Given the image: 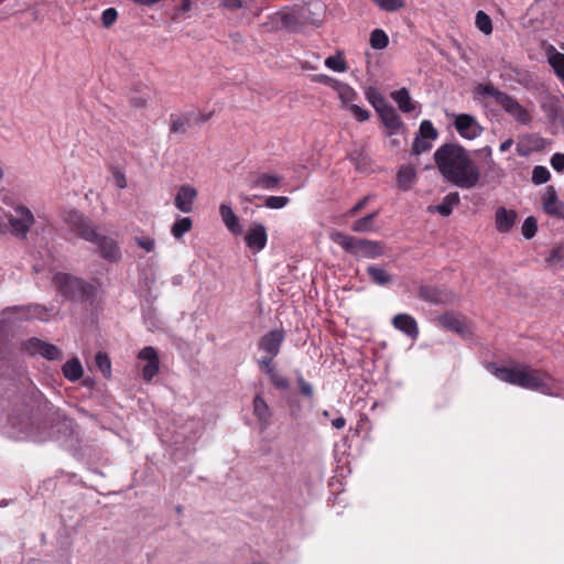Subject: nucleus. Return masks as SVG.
I'll use <instances>...</instances> for the list:
<instances>
[{"label": "nucleus", "instance_id": "obj_47", "mask_svg": "<svg viewBox=\"0 0 564 564\" xmlns=\"http://www.w3.org/2000/svg\"><path fill=\"white\" fill-rule=\"evenodd\" d=\"M297 383L300 391L303 395H305L308 399H312L314 397V389L312 384L305 381L301 373L297 375Z\"/></svg>", "mask_w": 564, "mask_h": 564}, {"label": "nucleus", "instance_id": "obj_27", "mask_svg": "<svg viewBox=\"0 0 564 564\" xmlns=\"http://www.w3.org/2000/svg\"><path fill=\"white\" fill-rule=\"evenodd\" d=\"M379 116L384 126L390 130V133H393L400 129L402 122L392 106L380 112Z\"/></svg>", "mask_w": 564, "mask_h": 564}, {"label": "nucleus", "instance_id": "obj_34", "mask_svg": "<svg viewBox=\"0 0 564 564\" xmlns=\"http://www.w3.org/2000/svg\"><path fill=\"white\" fill-rule=\"evenodd\" d=\"M325 66L336 73H345L347 70V63L344 59L340 52L335 55L328 56L325 62Z\"/></svg>", "mask_w": 564, "mask_h": 564}, {"label": "nucleus", "instance_id": "obj_12", "mask_svg": "<svg viewBox=\"0 0 564 564\" xmlns=\"http://www.w3.org/2000/svg\"><path fill=\"white\" fill-rule=\"evenodd\" d=\"M210 113H195L194 111L182 113V115H171V133H185L188 128L193 123H204L210 118Z\"/></svg>", "mask_w": 564, "mask_h": 564}, {"label": "nucleus", "instance_id": "obj_7", "mask_svg": "<svg viewBox=\"0 0 564 564\" xmlns=\"http://www.w3.org/2000/svg\"><path fill=\"white\" fill-rule=\"evenodd\" d=\"M34 221V215L28 207L17 205L8 215V224L2 226L4 234L10 232L15 238L25 239Z\"/></svg>", "mask_w": 564, "mask_h": 564}, {"label": "nucleus", "instance_id": "obj_48", "mask_svg": "<svg viewBox=\"0 0 564 564\" xmlns=\"http://www.w3.org/2000/svg\"><path fill=\"white\" fill-rule=\"evenodd\" d=\"M137 245L145 250L147 252H151L155 247V241L151 237H138L135 238Z\"/></svg>", "mask_w": 564, "mask_h": 564}, {"label": "nucleus", "instance_id": "obj_50", "mask_svg": "<svg viewBox=\"0 0 564 564\" xmlns=\"http://www.w3.org/2000/svg\"><path fill=\"white\" fill-rule=\"evenodd\" d=\"M420 295H421V297L425 299L426 301L434 302V303H436L441 300L440 296L437 295V292L427 286H422L420 289Z\"/></svg>", "mask_w": 564, "mask_h": 564}, {"label": "nucleus", "instance_id": "obj_22", "mask_svg": "<svg viewBox=\"0 0 564 564\" xmlns=\"http://www.w3.org/2000/svg\"><path fill=\"white\" fill-rule=\"evenodd\" d=\"M253 414L261 422V429L265 430L270 424L271 411L267 402L260 395L253 399Z\"/></svg>", "mask_w": 564, "mask_h": 564}, {"label": "nucleus", "instance_id": "obj_56", "mask_svg": "<svg viewBox=\"0 0 564 564\" xmlns=\"http://www.w3.org/2000/svg\"><path fill=\"white\" fill-rule=\"evenodd\" d=\"M332 425L336 430H340V429H343L346 425V420L344 417H341V416L336 417V419H334L332 421Z\"/></svg>", "mask_w": 564, "mask_h": 564}, {"label": "nucleus", "instance_id": "obj_52", "mask_svg": "<svg viewBox=\"0 0 564 564\" xmlns=\"http://www.w3.org/2000/svg\"><path fill=\"white\" fill-rule=\"evenodd\" d=\"M148 100H149L148 95H140V96L133 95L130 97V104L135 108L144 107L147 105Z\"/></svg>", "mask_w": 564, "mask_h": 564}, {"label": "nucleus", "instance_id": "obj_14", "mask_svg": "<svg viewBox=\"0 0 564 564\" xmlns=\"http://www.w3.org/2000/svg\"><path fill=\"white\" fill-rule=\"evenodd\" d=\"M498 105L501 106L507 113L512 116L517 122L522 124L531 122L532 117L530 112L508 94L505 95Z\"/></svg>", "mask_w": 564, "mask_h": 564}, {"label": "nucleus", "instance_id": "obj_23", "mask_svg": "<svg viewBox=\"0 0 564 564\" xmlns=\"http://www.w3.org/2000/svg\"><path fill=\"white\" fill-rule=\"evenodd\" d=\"M334 89L337 91L344 109H347L349 105H352L358 97L357 91L351 86L343 82L336 80Z\"/></svg>", "mask_w": 564, "mask_h": 564}, {"label": "nucleus", "instance_id": "obj_26", "mask_svg": "<svg viewBox=\"0 0 564 564\" xmlns=\"http://www.w3.org/2000/svg\"><path fill=\"white\" fill-rule=\"evenodd\" d=\"M63 375L69 381H77L82 378L84 370L78 358H72L63 365Z\"/></svg>", "mask_w": 564, "mask_h": 564}, {"label": "nucleus", "instance_id": "obj_46", "mask_svg": "<svg viewBox=\"0 0 564 564\" xmlns=\"http://www.w3.org/2000/svg\"><path fill=\"white\" fill-rule=\"evenodd\" d=\"M117 19L118 11L115 8H108L101 14V22L105 28H110Z\"/></svg>", "mask_w": 564, "mask_h": 564}, {"label": "nucleus", "instance_id": "obj_42", "mask_svg": "<svg viewBox=\"0 0 564 564\" xmlns=\"http://www.w3.org/2000/svg\"><path fill=\"white\" fill-rule=\"evenodd\" d=\"M290 203L286 196H268L264 200V206L270 209L284 208Z\"/></svg>", "mask_w": 564, "mask_h": 564}, {"label": "nucleus", "instance_id": "obj_32", "mask_svg": "<svg viewBox=\"0 0 564 564\" xmlns=\"http://www.w3.org/2000/svg\"><path fill=\"white\" fill-rule=\"evenodd\" d=\"M193 221L189 217H182L175 220L172 225L171 234L175 239H181L186 232L192 229Z\"/></svg>", "mask_w": 564, "mask_h": 564}, {"label": "nucleus", "instance_id": "obj_29", "mask_svg": "<svg viewBox=\"0 0 564 564\" xmlns=\"http://www.w3.org/2000/svg\"><path fill=\"white\" fill-rule=\"evenodd\" d=\"M416 177L415 171L409 166H402L397 174L398 186L402 191H408Z\"/></svg>", "mask_w": 564, "mask_h": 564}, {"label": "nucleus", "instance_id": "obj_44", "mask_svg": "<svg viewBox=\"0 0 564 564\" xmlns=\"http://www.w3.org/2000/svg\"><path fill=\"white\" fill-rule=\"evenodd\" d=\"M11 311L23 312V316H26V317H40V318H42V313L46 312L45 308L41 307L40 305H33V306H28V307H13V308L6 311V313H9Z\"/></svg>", "mask_w": 564, "mask_h": 564}, {"label": "nucleus", "instance_id": "obj_54", "mask_svg": "<svg viewBox=\"0 0 564 564\" xmlns=\"http://www.w3.org/2000/svg\"><path fill=\"white\" fill-rule=\"evenodd\" d=\"M443 203H445L446 205H448L449 207L453 208L454 205H457L459 203V195H458V193H449V194H447L444 197Z\"/></svg>", "mask_w": 564, "mask_h": 564}, {"label": "nucleus", "instance_id": "obj_21", "mask_svg": "<svg viewBox=\"0 0 564 564\" xmlns=\"http://www.w3.org/2000/svg\"><path fill=\"white\" fill-rule=\"evenodd\" d=\"M219 214L220 217L227 227V229L234 234V235H241L242 234V226L240 224L239 218L234 213L231 206L229 204H220L219 206Z\"/></svg>", "mask_w": 564, "mask_h": 564}, {"label": "nucleus", "instance_id": "obj_61", "mask_svg": "<svg viewBox=\"0 0 564 564\" xmlns=\"http://www.w3.org/2000/svg\"><path fill=\"white\" fill-rule=\"evenodd\" d=\"M0 234H4L2 223L0 221Z\"/></svg>", "mask_w": 564, "mask_h": 564}, {"label": "nucleus", "instance_id": "obj_6", "mask_svg": "<svg viewBox=\"0 0 564 564\" xmlns=\"http://www.w3.org/2000/svg\"><path fill=\"white\" fill-rule=\"evenodd\" d=\"M329 237L333 242L355 256L377 258L382 253L381 246L371 240L356 238L341 231H333Z\"/></svg>", "mask_w": 564, "mask_h": 564}, {"label": "nucleus", "instance_id": "obj_40", "mask_svg": "<svg viewBox=\"0 0 564 564\" xmlns=\"http://www.w3.org/2000/svg\"><path fill=\"white\" fill-rule=\"evenodd\" d=\"M551 177L550 171L542 165H536L532 171V182L535 185L546 183Z\"/></svg>", "mask_w": 564, "mask_h": 564}, {"label": "nucleus", "instance_id": "obj_8", "mask_svg": "<svg viewBox=\"0 0 564 564\" xmlns=\"http://www.w3.org/2000/svg\"><path fill=\"white\" fill-rule=\"evenodd\" d=\"M453 117L455 129L463 139L474 140L482 133L484 128L474 116L460 113Z\"/></svg>", "mask_w": 564, "mask_h": 564}, {"label": "nucleus", "instance_id": "obj_10", "mask_svg": "<svg viewBox=\"0 0 564 564\" xmlns=\"http://www.w3.org/2000/svg\"><path fill=\"white\" fill-rule=\"evenodd\" d=\"M138 360L144 364L141 369L143 380L151 381L160 370L158 351L152 346H147L139 351Z\"/></svg>", "mask_w": 564, "mask_h": 564}, {"label": "nucleus", "instance_id": "obj_9", "mask_svg": "<svg viewBox=\"0 0 564 564\" xmlns=\"http://www.w3.org/2000/svg\"><path fill=\"white\" fill-rule=\"evenodd\" d=\"M23 348L32 356L40 355L47 360H58L62 358L61 349L50 343L32 337L24 341Z\"/></svg>", "mask_w": 564, "mask_h": 564}, {"label": "nucleus", "instance_id": "obj_31", "mask_svg": "<svg viewBox=\"0 0 564 564\" xmlns=\"http://www.w3.org/2000/svg\"><path fill=\"white\" fill-rule=\"evenodd\" d=\"M379 215V212H375L372 214H369L365 217H361L357 219L352 226L351 230L354 232H370L375 230V223L373 219Z\"/></svg>", "mask_w": 564, "mask_h": 564}, {"label": "nucleus", "instance_id": "obj_57", "mask_svg": "<svg viewBox=\"0 0 564 564\" xmlns=\"http://www.w3.org/2000/svg\"><path fill=\"white\" fill-rule=\"evenodd\" d=\"M272 359H273V358H271L270 356H268V357H265V358H263V359H261V360L259 361V364H260V365H262V366L265 368V372H267L269 369H274V368L272 367Z\"/></svg>", "mask_w": 564, "mask_h": 564}, {"label": "nucleus", "instance_id": "obj_28", "mask_svg": "<svg viewBox=\"0 0 564 564\" xmlns=\"http://www.w3.org/2000/svg\"><path fill=\"white\" fill-rule=\"evenodd\" d=\"M440 323L443 327L452 329L456 333L464 334L466 332V325L463 319L458 316L446 313L440 317Z\"/></svg>", "mask_w": 564, "mask_h": 564}, {"label": "nucleus", "instance_id": "obj_16", "mask_svg": "<svg viewBox=\"0 0 564 564\" xmlns=\"http://www.w3.org/2000/svg\"><path fill=\"white\" fill-rule=\"evenodd\" d=\"M197 196V191L191 185H182L174 198L175 207L184 213L188 214L193 210L194 200Z\"/></svg>", "mask_w": 564, "mask_h": 564}, {"label": "nucleus", "instance_id": "obj_51", "mask_svg": "<svg viewBox=\"0 0 564 564\" xmlns=\"http://www.w3.org/2000/svg\"><path fill=\"white\" fill-rule=\"evenodd\" d=\"M429 210L430 212H436L440 215H442L443 217H447V216H449L452 214L453 208L442 202L438 205L429 206Z\"/></svg>", "mask_w": 564, "mask_h": 564}, {"label": "nucleus", "instance_id": "obj_18", "mask_svg": "<svg viewBox=\"0 0 564 564\" xmlns=\"http://www.w3.org/2000/svg\"><path fill=\"white\" fill-rule=\"evenodd\" d=\"M518 214L513 209L498 207L495 213V226L498 232L508 234L513 228Z\"/></svg>", "mask_w": 564, "mask_h": 564}, {"label": "nucleus", "instance_id": "obj_45", "mask_svg": "<svg viewBox=\"0 0 564 564\" xmlns=\"http://www.w3.org/2000/svg\"><path fill=\"white\" fill-rule=\"evenodd\" d=\"M346 110L350 111V113L359 122L367 121L370 118V112L356 104L349 105Z\"/></svg>", "mask_w": 564, "mask_h": 564}, {"label": "nucleus", "instance_id": "obj_49", "mask_svg": "<svg viewBox=\"0 0 564 564\" xmlns=\"http://www.w3.org/2000/svg\"><path fill=\"white\" fill-rule=\"evenodd\" d=\"M552 167L558 172L564 173V153H555L551 158Z\"/></svg>", "mask_w": 564, "mask_h": 564}, {"label": "nucleus", "instance_id": "obj_58", "mask_svg": "<svg viewBox=\"0 0 564 564\" xmlns=\"http://www.w3.org/2000/svg\"><path fill=\"white\" fill-rule=\"evenodd\" d=\"M225 3L227 7L231 9H238L241 8V1L240 0H225Z\"/></svg>", "mask_w": 564, "mask_h": 564}, {"label": "nucleus", "instance_id": "obj_43", "mask_svg": "<svg viewBox=\"0 0 564 564\" xmlns=\"http://www.w3.org/2000/svg\"><path fill=\"white\" fill-rule=\"evenodd\" d=\"M380 9L389 12L397 11L404 7L403 0H372Z\"/></svg>", "mask_w": 564, "mask_h": 564}, {"label": "nucleus", "instance_id": "obj_1", "mask_svg": "<svg viewBox=\"0 0 564 564\" xmlns=\"http://www.w3.org/2000/svg\"><path fill=\"white\" fill-rule=\"evenodd\" d=\"M475 154L482 156V174L469 152L457 143L441 145L434 152V161L443 178L463 189L476 187L481 177L485 182L502 177L503 171L494 160L491 147L478 149Z\"/></svg>", "mask_w": 564, "mask_h": 564}, {"label": "nucleus", "instance_id": "obj_35", "mask_svg": "<svg viewBox=\"0 0 564 564\" xmlns=\"http://www.w3.org/2000/svg\"><path fill=\"white\" fill-rule=\"evenodd\" d=\"M369 42L372 48L383 50L389 44V37L383 30L376 29L370 33Z\"/></svg>", "mask_w": 564, "mask_h": 564}, {"label": "nucleus", "instance_id": "obj_38", "mask_svg": "<svg viewBox=\"0 0 564 564\" xmlns=\"http://www.w3.org/2000/svg\"><path fill=\"white\" fill-rule=\"evenodd\" d=\"M477 94L481 96L492 97L497 104H499L506 95V93L500 91L499 89L489 84L479 85L477 87Z\"/></svg>", "mask_w": 564, "mask_h": 564}, {"label": "nucleus", "instance_id": "obj_60", "mask_svg": "<svg viewBox=\"0 0 564 564\" xmlns=\"http://www.w3.org/2000/svg\"><path fill=\"white\" fill-rule=\"evenodd\" d=\"M181 9L184 10V11H187L191 9V2L189 0H183L182 1V4H181Z\"/></svg>", "mask_w": 564, "mask_h": 564}, {"label": "nucleus", "instance_id": "obj_20", "mask_svg": "<svg viewBox=\"0 0 564 564\" xmlns=\"http://www.w3.org/2000/svg\"><path fill=\"white\" fill-rule=\"evenodd\" d=\"M283 177L275 173H262L250 182L251 188L275 191L280 188Z\"/></svg>", "mask_w": 564, "mask_h": 564}, {"label": "nucleus", "instance_id": "obj_19", "mask_svg": "<svg viewBox=\"0 0 564 564\" xmlns=\"http://www.w3.org/2000/svg\"><path fill=\"white\" fill-rule=\"evenodd\" d=\"M543 209L546 214L564 218V203L557 198L553 186H547L543 196Z\"/></svg>", "mask_w": 564, "mask_h": 564}, {"label": "nucleus", "instance_id": "obj_59", "mask_svg": "<svg viewBox=\"0 0 564 564\" xmlns=\"http://www.w3.org/2000/svg\"><path fill=\"white\" fill-rule=\"evenodd\" d=\"M512 143H513L512 139H507L506 141H503V142L500 144V148H499V149H500V151H501V152H506V151H508V150L511 148Z\"/></svg>", "mask_w": 564, "mask_h": 564}, {"label": "nucleus", "instance_id": "obj_53", "mask_svg": "<svg viewBox=\"0 0 564 564\" xmlns=\"http://www.w3.org/2000/svg\"><path fill=\"white\" fill-rule=\"evenodd\" d=\"M370 197L369 196H365L364 198H361L355 206H352L349 212H348V215L349 216H354L356 215L359 210H361L366 205L367 203L369 202Z\"/></svg>", "mask_w": 564, "mask_h": 564}, {"label": "nucleus", "instance_id": "obj_24", "mask_svg": "<svg viewBox=\"0 0 564 564\" xmlns=\"http://www.w3.org/2000/svg\"><path fill=\"white\" fill-rule=\"evenodd\" d=\"M391 98L397 102L399 109L402 112L408 113L416 108L406 88H401L399 90L392 91Z\"/></svg>", "mask_w": 564, "mask_h": 564}, {"label": "nucleus", "instance_id": "obj_39", "mask_svg": "<svg viewBox=\"0 0 564 564\" xmlns=\"http://www.w3.org/2000/svg\"><path fill=\"white\" fill-rule=\"evenodd\" d=\"M267 375H268L271 383L275 388H278L280 390L289 389V387H290L289 380L285 377H283L279 371H276L275 369H269L267 371Z\"/></svg>", "mask_w": 564, "mask_h": 564}, {"label": "nucleus", "instance_id": "obj_36", "mask_svg": "<svg viewBox=\"0 0 564 564\" xmlns=\"http://www.w3.org/2000/svg\"><path fill=\"white\" fill-rule=\"evenodd\" d=\"M475 24H476V28L485 35H489L492 33L491 19L485 11L479 10L476 13Z\"/></svg>", "mask_w": 564, "mask_h": 564}, {"label": "nucleus", "instance_id": "obj_11", "mask_svg": "<svg viewBox=\"0 0 564 564\" xmlns=\"http://www.w3.org/2000/svg\"><path fill=\"white\" fill-rule=\"evenodd\" d=\"M437 138V131L430 120H423L419 133L413 142V152L421 154L432 148V142Z\"/></svg>", "mask_w": 564, "mask_h": 564}, {"label": "nucleus", "instance_id": "obj_3", "mask_svg": "<svg viewBox=\"0 0 564 564\" xmlns=\"http://www.w3.org/2000/svg\"><path fill=\"white\" fill-rule=\"evenodd\" d=\"M492 373L497 379L503 382L534 390L543 394L552 395L555 391V381L549 373L528 365L494 367Z\"/></svg>", "mask_w": 564, "mask_h": 564}, {"label": "nucleus", "instance_id": "obj_17", "mask_svg": "<svg viewBox=\"0 0 564 564\" xmlns=\"http://www.w3.org/2000/svg\"><path fill=\"white\" fill-rule=\"evenodd\" d=\"M392 325L395 329L403 333L411 339H416L419 337V326L413 316L405 313L397 314L392 318Z\"/></svg>", "mask_w": 564, "mask_h": 564}, {"label": "nucleus", "instance_id": "obj_15", "mask_svg": "<svg viewBox=\"0 0 564 564\" xmlns=\"http://www.w3.org/2000/svg\"><path fill=\"white\" fill-rule=\"evenodd\" d=\"M284 340V333L281 329H274L261 337L259 341V349L265 352L271 358H274L279 352L281 345Z\"/></svg>", "mask_w": 564, "mask_h": 564}, {"label": "nucleus", "instance_id": "obj_4", "mask_svg": "<svg viewBox=\"0 0 564 564\" xmlns=\"http://www.w3.org/2000/svg\"><path fill=\"white\" fill-rule=\"evenodd\" d=\"M67 220L83 239L96 245L104 260L112 263L120 261L121 250L113 238L99 235L91 223L77 212H72Z\"/></svg>", "mask_w": 564, "mask_h": 564}, {"label": "nucleus", "instance_id": "obj_2", "mask_svg": "<svg viewBox=\"0 0 564 564\" xmlns=\"http://www.w3.org/2000/svg\"><path fill=\"white\" fill-rule=\"evenodd\" d=\"M40 410L37 395L19 397L1 424L2 434L14 441H45L52 436L51 425L40 419Z\"/></svg>", "mask_w": 564, "mask_h": 564}, {"label": "nucleus", "instance_id": "obj_37", "mask_svg": "<svg viewBox=\"0 0 564 564\" xmlns=\"http://www.w3.org/2000/svg\"><path fill=\"white\" fill-rule=\"evenodd\" d=\"M95 362L105 378L111 376V361L106 352L98 351L95 356Z\"/></svg>", "mask_w": 564, "mask_h": 564}, {"label": "nucleus", "instance_id": "obj_13", "mask_svg": "<svg viewBox=\"0 0 564 564\" xmlns=\"http://www.w3.org/2000/svg\"><path fill=\"white\" fill-rule=\"evenodd\" d=\"M245 241L247 247L256 252L263 250L268 241L265 226L261 223H252L246 232Z\"/></svg>", "mask_w": 564, "mask_h": 564}, {"label": "nucleus", "instance_id": "obj_41", "mask_svg": "<svg viewBox=\"0 0 564 564\" xmlns=\"http://www.w3.org/2000/svg\"><path fill=\"white\" fill-rule=\"evenodd\" d=\"M538 224L533 216L525 218L521 226V232L525 239H531L535 236Z\"/></svg>", "mask_w": 564, "mask_h": 564}, {"label": "nucleus", "instance_id": "obj_55", "mask_svg": "<svg viewBox=\"0 0 564 564\" xmlns=\"http://www.w3.org/2000/svg\"><path fill=\"white\" fill-rule=\"evenodd\" d=\"M115 181H116L117 186L120 188H124L127 186L126 176L121 172L115 173Z\"/></svg>", "mask_w": 564, "mask_h": 564}, {"label": "nucleus", "instance_id": "obj_30", "mask_svg": "<svg viewBox=\"0 0 564 564\" xmlns=\"http://www.w3.org/2000/svg\"><path fill=\"white\" fill-rule=\"evenodd\" d=\"M366 96L368 101L372 105V107L376 109L378 113L391 107V105L387 101L386 97L376 88H370L366 93Z\"/></svg>", "mask_w": 564, "mask_h": 564}, {"label": "nucleus", "instance_id": "obj_5", "mask_svg": "<svg viewBox=\"0 0 564 564\" xmlns=\"http://www.w3.org/2000/svg\"><path fill=\"white\" fill-rule=\"evenodd\" d=\"M53 282L64 296L74 301L91 302L97 294L96 285L68 273H56Z\"/></svg>", "mask_w": 564, "mask_h": 564}, {"label": "nucleus", "instance_id": "obj_25", "mask_svg": "<svg viewBox=\"0 0 564 564\" xmlns=\"http://www.w3.org/2000/svg\"><path fill=\"white\" fill-rule=\"evenodd\" d=\"M367 272L375 284L380 286L388 285L392 282V276L386 270V268L377 264H370L367 268Z\"/></svg>", "mask_w": 564, "mask_h": 564}, {"label": "nucleus", "instance_id": "obj_33", "mask_svg": "<svg viewBox=\"0 0 564 564\" xmlns=\"http://www.w3.org/2000/svg\"><path fill=\"white\" fill-rule=\"evenodd\" d=\"M547 61L555 74L564 80V54L553 50L547 54Z\"/></svg>", "mask_w": 564, "mask_h": 564}]
</instances>
